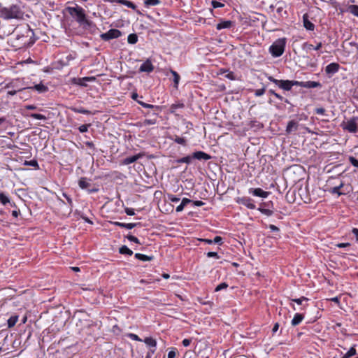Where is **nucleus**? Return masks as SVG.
Masks as SVG:
<instances>
[{"mask_svg": "<svg viewBox=\"0 0 358 358\" xmlns=\"http://www.w3.org/2000/svg\"><path fill=\"white\" fill-rule=\"evenodd\" d=\"M137 102L138 104H140L141 106H142L143 107H144L145 108L156 109V110L159 109V106H158L146 103L141 101H137Z\"/></svg>", "mask_w": 358, "mask_h": 358, "instance_id": "31", "label": "nucleus"}, {"mask_svg": "<svg viewBox=\"0 0 358 358\" xmlns=\"http://www.w3.org/2000/svg\"><path fill=\"white\" fill-rule=\"evenodd\" d=\"M341 125L344 130L350 133H356L358 131V117L354 116L346 122H343Z\"/></svg>", "mask_w": 358, "mask_h": 358, "instance_id": "4", "label": "nucleus"}, {"mask_svg": "<svg viewBox=\"0 0 358 358\" xmlns=\"http://www.w3.org/2000/svg\"><path fill=\"white\" fill-rule=\"evenodd\" d=\"M126 237H127V238L129 241H131V242H134V243H138V244H140V243H140V241H139V240H138L136 236H132V235H128V236H127Z\"/></svg>", "mask_w": 358, "mask_h": 358, "instance_id": "48", "label": "nucleus"}, {"mask_svg": "<svg viewBox=\"0 0 358 358\" xmlns=\"http://www.w3.org/2000/svg\"><path fill=\"white\" fill-rule=\"evenodd\" d=\"M129 8H131L132 10H135L138 14L141 15L142 13L137 9L136 6L132 2L130 5Z\"/></svg>", "mask_w": 358, "mask_h": 358, "instance_id": "62", "label": "nucleus"}, {"mask_svg": "<svg viewBox=\"0 0 358 358\" xmlns=\"http://www.w3.org/2000/svg\"><path fill=\"white\" fill-rule=\"evenodd\" d=\"M268 79L279 87L280 83L281 80L275 79L273 76H268Z\"/></svg>", "mask_w": 358, "mask_h": 358, "instance_id": "53", "label": "nucleus"}, {"mask_svg": "<svg viewBox=\"0 0 358 358\" xmlns=\"http://www.w3.org/2000/svg\"><path fill=\"white\" fill-rule=\"evenodd\" d=\"M249 193L252 194V195L255 196L262 197V198H266L269 192L264 191L261 188H250L249 189Z\"/></svg>", "mask_w": 358, "mask_h": 358, "instance_id": "8", "label": "nucleus"}, {"mask_svg": "<svg viewBox=\"0 0 358 358\" xmlns=\"http://www.w3.org/2000/svg\"><path fill=\"white\" fill-rule=\"evenodd\" d=\"M121 36V31L118 29H111L106 33L101 35V38L104 41H108L113 38H117Z\"/></svg>", "mask_w": 358, "mask_h": 358, "instance_id": "6", "label": "nucleus"}, {"mask_svg": "<svg viewBox=\"0 0 358 358\" xmlns=\"http://www.w3.org/2000/svg\"><path fill=\"white\" fill-rule=\"evenodd\" d=\"M237 203L246 206L249 209L255 208V205L253 203V200L250 197L244 196L241 198H238Z\"/></svg>", "mask_w": 358, "mask_h": 358, "instance_id": "7", "label": "nucleus"}, {"mask_svg": "<svg viewBox=\"0 0 358 358\" xmlns=\"http://www.w3.org/2000/svg\"><path fill=\"white\" fill-rule=\"evenodd\" d=\"M31 88L36 90V91H38L40 93L45 92L48 90V87L45 86L42 83L35 85Z\"/></svg>", "mask_w": 358, "mask_h": 358, "instance_id": "24", "label": "nucleus"}, {"mask_svg": "<svg viewBox=\"0 0 358 358\" xmlns=\"http://www.w3.org/2000/svg\"><path fill=\"white\" fill-rule=\"evenodd\" d=\"M0 203L3 206L10 203L9 197L3 192H0Z\"/></svg>", "mask_w": 358, "mask_h": 358, "instance_id": "22", "label": "nucleus"}, {"mask_svg": "<svg viewBox=\"0 0 358 358\" xmlns=\"http://www.w3.org/2000/svg\"><path fill=\"white\" fill-rule=\"evenodd\" d=\"M211 158V156L203 151H197L193 153L192 159L198 160H208Z\"/></svg>", "mask_w": 358, "mask_h": 358, "instance_id": "12", "label": "nucleus"}, {"mask_svg": "<svg viewBox=\"0 0 358 358\" xmlns=\"http://www.w3.org/2000/svg\"><path fill=\"white\" fill-rule=\"evenodd\" d=\"M18 321L17 315H13L8 320V327L11 328L15 325L17 322Z\"/></svg>", "mask_w": 358, "mask_h": 358, "instance_id": "29", "label": "nucleus"}, {"mask_svg": "<svg viewBox=\"0 0 358 358\" xmlns=\"http://www.w3.org/2000/svg\"><path fill=\"white\" fill-rule=\"evenodd\" d=\"M303 315L301 313H296L292 320L291 324L292 326H296L299 324L303 320Z\"/></svg>", "mask_w": 358, "mask_h": 358, "instance_id": "18", "label": "nucleus"}, {"mask_svg": "<svg viewBox=\"0 0 358 358\" xmlns=\"http://www.w3.org/2000/svg\"><path fill=\"white\" fill-rule=\"evenodd\" d=\"M352 233L355 236L356 241L358 242V229L353 228L352 230Z\"/></svg>", "mask_w": 358, "mask_h": 358, "instance_id": "63", "label": "nucleus"}, {"mask_svg": "<svg viewBox=\"0 0 358 358\" xmlns=\"http://www.w3.org/2000/svg\"><path fill=\"white\" fill-rule=\"evenodd\" d=\"M128 336H129V338H130L131 339H132L134 341H142V340L136 334L131 333V334H129Z\"/></svg>", "mask_w": 358, "mask_h": 358, "instance_id": "55", "label": "nucleus"}, {"mask_svg": "<svg viewBox=\"0 0 358 358\" xmlns=\"http://www.w3.org/2000/svg\"><path fill=\"white\" fill-rule=\"evenodd\" d=\"M220 74L223 75L225 78L231 80H234L236 79L234 73L232 71H229V70L227 69H220Z\"/></svg>", "mask_w": 358, "mask_h": 358, "instance_id": "20", "label": "nucleus"}, {"mask_svg": "<svg viewBox=\"0 0 358 358\" xmlns=\"http://www.w3.org/2000/svg\"><path fill=\"white\" fill-rule=\"evenodd\" d=\"M29 116L34 119H37V120H46V117L45 115L39 114V113H31Z\"/></svg>", "mask_w": 358, "mask_h": 358, "instance_id": "37", "label": "nucleus"}, {"mask_svg": "<svg viewBox=\"0 0 358 358\" xmlns=\"http://www.w3.org/2000/svg\"><path fill=\"white\" fill-rule=\"evenodd\" d=\"M1 13L4 19H13L18 18L20 15V11L17 6H11L9 8H3L1 10Z\"/></svg>", "mask_w": 358, "mask_h": 358, "instance_id": "3", "label": "nucleus"}, {"mask_svg": "<svg viewBox=\"0 0 358 358\" xmlns=\"http://www.w3.org/2000/svg\"><path fill=\"white\" fill-rule=\"evenodd\" d=\"M207 256L208 257H216L217 259L219 258V256H218L217 253L215 252H208L207 253Z\"/></svg>", "mask_w": 358, "mask_h": 358, "instance_id": "60", "label": "nucleus"}, {"mask_svg": "<svg viewBox=\"0 0 358 358\" xmlns=\"http://www.w3.org/2000/svg\"><path fill=\"white\" fill-rule=\"evenodd\" d=\"M228 284L226 283V282H222L220 283V285H218L216 287H215V292H219L220 290H222L224 289H227L228 287Z\"/></svg>", "mask_w": 358, "mask_h": 358, "instance_id": "41", "label": "nucleus"}, {"mask_svg": "<svg viewBox=\"0 0 358 358\" xmlns=\"http://www.w3.org/2000/svg\"><path fill=\"white\" fill-rule=\"evenodd\" d=\"M292 87L293 86H300L305 88H316L321 86V84L319 82L315 81H297V80H290Z\"/></svg>", "mask_w": 358, "mask_h": 358, "instance_id": "5", "label": "nucleus"}, {"mask_svg": "<svg viewBox=\"0 0 358 358\" xmlns=\"http://www.w3.org/2000/svg\"><path fill=\"white\" fill-rule=\"evenodd\" d=\"M71 110L76 113H80V114H85V115H90L91 114V112L87 109H85L84 108H76L72 107Z\"/></svg>", "mask_w": 358, "mask_h": 358, "instance_id": "25", "label": "nucleus"}, {"mask_svg": "<svg viewBox=\"0 0 358 358\" xmlns=\"http://www.w3.org/2000/svg\"><path fill=\"white\" fill-rule=\"evenodd\" d=\"M170 73L173 76V83H174V87L177 89L180 77L179 74L176 71H173L172 69L170 70Z\"/></svg>", "mask_w": 358, "mask_h": 358, "instance_id": "23", "label": "nucleus"}, {"mask_svg": "<svg viewBox=\"0 0 358 358\" xmlns=\"http://www.w3.org/2000/svg\"><path fill=\"white\" fill-rule=\"evenodd\" d=\"M299 124L295 120H291L288 122L286 128L287 133L289 134L292 131H295L298 129Z\"/></svg>", "mask_w": 358, "mask_h": 358, "instance_id": "15", "label": "nucleus"}, {"mask_svg": "<svg viewBox=\"0 0 358 358\" xmlns=\"http://www.w3.org/2000/svg\"><path fill=\"white\" fill-rule=\"evenodd\" d=\"M308 301V299L305 296H302L299 299H292V301L296 303L298 305H302L303 301Z\"/></svg>", "mask_w": 358, "mask_h": 358, "instance_id": "40", "label": "nucleus"}, {"mask_svg": "<svg viewBox=\"0 0 358 358\" xmlns=\"http://www.w3.org/2000/svg\"><path fill=\"white\" fill-rule=\"evenodd\" d=\"M90 124H83L79 127L78 130L80 133H85L88 131V128L90 127Z\"/></svg>", "mask_w": 358, "mask_h": 358, "instance_id": "44", "label": "nucleus"}, {"mask_svg": "<svg viewBox=\"0 0 358 358\" xmlns=\"http://www.w3.org/2000/svg\"><path fill=\"white\" fill-rule=\"evenodd\" d=\"M117 2L121 5H124L127 6L128 8L130 7V5L131 4V1H127V0H117Z\"/></svg>", "mask_w": 358, "mask_h": 358, "instance_id": "51", "label": "nucleus"}, {"mask_svg": "<svg viewBox=\"0 0 358 358\" xmlns=\"http://www.w3.org/2000/svg\"><path fill=\"white\" fill-rule=\"evenodd\" d=\"M119 252L120 254H122V255H133V252L131 250H130L127 246L126 245H122V247L120 248L119 249Z\"/></svg>", "mask_w": 358, "mask_h": 358, "instance_id": "27", "label": "nucleus"}, {"mask_svg": "<svg viewBox=\"0 0 358 358\" xmlns=\"http://www.w3.org/2000/svg\"><path fill=\"white\" fill-rule=\"evenodd\" d=\"M144 5L146 8L160 4V0H144Z\"/></svg>", "mask_w": 358, "mask_h": 358, "instance_id": "26", "label": "nucleus"}, {"mask_svg": "<svg viewBox=\"0 0 358 358\" xmlns=\"http://www.w3.org/2000/svg\"><path fill=\"white\" fill-rule=\"evenodd\" d=\"M303 26L307 30L313 31L314 30L315 25L308 20V16L304 15L303 17Z\"/></svg>", "mask_w": 358, "mask_h": 358, "instance_id": "19", "label": "nucleus"}, {"mask_svg": "<svg viewBox=\"0 0 358 358\" xmlns=\"http://www.w3.org/2000/svg\"><path fill=\"white\" fill-rule=\"evenodd\" d=\"M348 10L353 14L354 15L358 17V6L357 5H350L348 7Z\"/></svg>", "mask_w": 358, "mask_h": 358, "instance_id": "34", "label": "nucleus"}, {"mask_svg": "<svg viewBox=\"0 0 358 358\" xmlns=\"http://www.w3.org/2000/svg\"><path fill=\"white\" fill-rule=\"evenodd\" d=\"M177 350L176 348H171L168 353L167 358H175L176 356Z\"/></svg>", "mask_w": 358, "mask_h": 358, "instance_id": "45", "label": "nucleus"}, {"mask_svg": "<svg viewBox=\"0 0 358 358\" xmlns=\"http://www.w3.org/2000/svg\"><path fill=\"white\" fill-rule=\"evenodd\" d=\"M62 196L66 199L68 203L71 206L73 204L71 198L69 195H67L66 193H62Z\"/></svg>", "mask_w": 358, "mask_h": 358, "instance_id": "57", "label": "nucleus"}, {"mask_svg": "<svg viewBox=\"0 0 358 358\" xmlns=\"http://www.w3.org/2000/svg\"><path fill=\"white\" fill-rule=\"evenodd\" d=\"M143 342L150 347V350H151L152 353H155L157 347V341L155 339L152 337H146Z\"/></svg>", "mask_w": 358, "mask_h": 358, "instance_id": "13", "label": "nucleus"}, {"mask_svg": "<svg viewBox=\"0 0 358 358\" xmlns=\"http://www.w3.org/2000/svg\"><path fill=\"white\" fill-rule=\"evenodd\" d=\"M213 241V243L222 244V238L220 236H215Z\"/></svg>", "mask_w": 358, "mask_h": 358, "instance_id": "59", "label": "nucleus"}, {"mask_svg": "<svg viewBox=\"0 0 358 358\" xmlns=\"http://www.w3.org/2000/svg\"><path fill=\"white\" fill-rule=\"evenodd\" d=\"M173 141L180 145H186V140L184 138L176 136L173 138Z\"/></svg>", "mask_w": 358, "mask_h": 358, "instance_id": "39", "label": "nucleus"}, {"mask_svg": "<svg viewBox=\"0 0 358 358\" xmlns=\"http://www.w3.org/2000/svg\"><path fill=\"white\" fill-rule=\"evenodd\" d=\"M127 41L130 44H135L138 41V36L136 34H130L127 37Z\"/></svg>", "mask_w": 358, "mask_h": 358, "instance_id": "32", "label": "nucleus"}, {"mask_svg": "<svg viewBox=\"0 0 358 358\" xmlns=\"http://www.w3.org/2000/svg\"><path fill=\"white\" fill-rule=\"evenodd\" d=\"M285 3L283 1H278L276 3L275 6L271 5L270 7L271 8H274L276 7V11L278 13L280 14L284 8Z\"/></svg>", "mask_w": 358, "mask_h": 358, "instance_id": "28", "label": "nucleus"}, {"mask_svg": "<svg viewBox=\"0 0 358 358\" xmlns=\"http://www.w3.org/2000/svg\"><path fill=\"white\" fill-rule=\"evenodd\" d=\"M346 355L348 357H351L356 355V349L352 347L347 352Z\"/></svg>", "mask_w": 358, "mask_h": 358, "instance_id": "54", "label": "nucleus"}, {"mask_svg": "<svg viewBox=\"0 0 358 358\" xmlns=\"http://www.w3.org/2000/svg\"><path fill=\"white\" fill-rule=\"evenodd\" d=\"M169 199L172 201V202H174V203H176V202H178L180 201V199L176 197V196H173V195H169Z\"/></svg>", "mask_w": 358, "mask_h": 358, "instance_id": "61", "label": "nucleus"}, {"mask_svg": "<svg viewBox=\"0 0 358 358\" xmlns=\"http://www.w3.org/2000/svg\"><path fill=\"white\" fill-rule=\"evenodd\" d=\"M339 67L338 64L334 62L331 63L326 66L325 72L327 74L333 75L338 71Z\"/></svg>", "mask_w": 358, "mask_h": 358, "instance_id": "11", "label": "nucleus"}, {"mask_svg": "<svg viewBox=\"0 0 358 358\" xmlns=\"http://www.w3.org/2000/svg\"><path fill=\"white\" fill-rule=\"evenodd\" d=\"M315 113L317 115H324L325 109L323 108H317L315 109Z\"/></svg>", "mask_w": 358, "mask_h": 358, "instance_id": "58", "label": "nucleus"}, {"mask_svg": "<svg viewBox=\"0 0 358 358\" xmlns=\"http://www.w3.org/2000/svg\"><path fill=\"white\" fill-rule=\"evenodd\" d=\"M24 164L34 167H38V164L36 160L25 161Z\"/></svg>", "mask_w": 358, "mask_h": 358, "instance_id": "46", "label": "nucleus"}, {"mask_svg": "<svg viewBox=\"0 0 358 358\" xmlns=\"http://www.w3.org/2000/svg\"><path fill=\"white\" fill-rule=\"evenodd\" d=\"M349 161H350V162L351 163V164L352 166H354L355 167L358 168V159H356L355 157H354L352 156H350L349 157Z\"/></svg>", "mask_w": 358, "mask_h": 358, "instance_id": "43", "label": "nucleus"}, {"mask_svg": "<svg viewBox=\"0 0 358 358\" xmlns=\"http://www.w3.org/2000/svg\"><path fill=\"white\" fill-rule=\"evenodd\" d=\"M211 4H212V6L214 8H222L224 6L222 3H220V2L217 1H212Z\"/></svg>", "mask_w": 358, "mask_h": 358, "instance_id": "47", "label": "nucleus"}, {"mask_svg": "<svg viewBox=\"0 0 358 358\" xmlns=\"http://www.w3.org/2000/svg\"><path fill=\"white\" fill-rule=\"evenodd\" d=\"M258 210L260 211L262 214L266 215V216H271L273 215V211L269 209H266L264 208H259Z\"/></svg>", "mask_w": 358, "mask_h": 358, "instance_id": "38", "label": "nucleus"}, {"mask_svg": "<svg viewBox=\"0 0 358 358\" xmlns=\"http://www.w3.org/2000/svg\"><path fill=\"white\" fill-rule=\"evenodd\" d=\"M153 70L154 66L149 59H148L144 63H143L139 68V71L141 72L150 73Z\"/></svg>", "mask_w": 358, "mask_h": 358, "instance_id": "9", "label": "nucleus"}, {"mask_svg": "<svg viewBox=\"0 0 358 358\" xmlns=\"http://www.w3.org/2000/svg\"><path fill=\"white\" fill-rule=\"evenodd\" d=\"M285 45L286 38H278L269 47V52L273 57H280L284 53Z\"/></svg>", "mask_w": 358, "mask_h": 358, "instance_id": "1", "label": "nucleus"}, {"mask_svg": "<svg viewBox=\"0 0 358 358\" xmlns=\"http://www.w3.org/2000/svg\"><path fill=\"white\" fill-rule=\"evenodd\" d=\"M302 49H303V50H304L306 52H308V51H310L311 50H314V45H312V44H310V43H308L307 42H306V43H303Z\"/></svg>", "mask_w": 358, "mask_h": 358, "instance_id": "36", "label": "nucleus"}, {"mask_svg": "<svg viewBox=\"0 0 358 358\" xmlns=\"http://www.w3.org/2000/svg\"><path fill=\"white\" fill-rule=\"evenodd\" d=\"M67 10L79 24L87 22L86 15L82 7L78 6H76V7H68Z\"/></svg>", "mask_w": 358, "mask_h": 358, "instance_id": "2", "label": "nucleus"}, {"mask_svg": "<svg viewBox=\"0 0 358 358\" xmlns=\"http://www.w3.org/2000/svg\"><path fill=\"white\" fill-rule=\"evenodd\" d=\"M184 107V104L182 103H178L176 104H172L171 106V110L173 113L178 108H182Z\"/></svg>", "mask_w": 358, "mask_h": 358, "instance_id": "42", "label": "nucleus"}, {"mask_svg": "<svg viewBox=\"0 0 358 358\" xmlns=\"http://www.w3.org/2000/svg\"><path fill=\"white\" fill-rule=\"evenodd\" d=\"M95 80V78H94V77H84L82 78H73L71 81H72L73 84H75V85H77L79 86L85 87L87 85L85 83V81H92V80Z\"/></svg>", "mask_w": 358, "mask_h": 358, "instance_id": "10", "label": "nucleus"}, {"mask_svg": "<svg viewBox=\"0 0 358 358\" xmlns=\"http://www.w3.org/2000/svg\"><path fill=\"white\" fill-rule=\"evenodd\" d=\"M191 202H192V201H191L190 199H187V198H184V199H182V201H181V203H182L184 206H185L187 203H191Z\"/></svg>", "mask_w": 358, "mask_h": 358, "instance_id": "64", "label": "nucleus"}, {"mask_svg": "<svg viewBox=\"0 0 358 358\" xmlns=\"http://www.w3.org/2000/svg\"><path fill=\"white\" fill-rule=\"evenodd\" d=\"M135 257L139 260L147 262V261H151L153 259L152 256H148L145 255H143L141 253H136Z\"/></svg>", "mask_w": 358, "mask_h": 358, "instance_id": "21", "label": "nucleus"}, {"mask_svg": "<svg viewBox=\"0 0 358 358\" xmlns=\"http://www.w3.org/2000/svg\"><path fill=\"white\" fill-rule=\"evenodd\" d=\"M279 88L285 90L289 91L292 89L291 82L289 80H281L279 85Z\"/></svg>", "mask_w": 358, "mask_h": 358, "instance_id": "17", "label": "nucleus"}, {"mask_svg": "<svg viewBox=\"0 0 358 358\" xmlns=\"http://www.w3.org/2000/svg\"><path fill=\"white\" fill-rule=\"evenodd\" d=\"M329 192L331 193V194H338V196L343 194L342 192H340L339 190V187H334L333 188H331Z\"/></svg>", "mask_w": 358, "mask_h": 358, "instance_id": "52", "label": "nucleus"}, {"mask_svg": "<svg viewBox=\"0 0 358 358\" xmlns=\"http://www.w3.org/2000/svg\"><path fill=\"white\" fill-rule=\"evenodd\" d=\"M192 159V156H186L184 157H182L178 160V163H185V164H190Z\"/></svg>", "mask_w": 358, "mask_h": 358, "instance_id": "35", "label": "nucleus"}, {"mask_svg": "<svg viewBox=\"0 0 358 358\" xmlns=\"http://www.w3.org/2000/svg\"><path fill=\"white\" fill-rule=\"evenodd\" d=\"M124 211L125 213H127V215H135V212H134V210L133 208H126L124 209Z\"/></svg>", "mask_w": 358, "mask_h": 358, "instance_id": "56", "label": "nucleus"}, {"mask_svg": "<svg viewBox=\"0 0 358 358\" xmlns=\"http://www.w3.org/2000/svg\"><path fill=\"white\" fill-rule=\"evenodd\" d=\"M78 185L81 189H87L90 186L86 178H81L78 181Z\"/></svg>", "mask_w": 358, "mask_h": 358, "instance_id": "30", "label": "nucleus"}, {"mask_svg": "<svg viewBox=\"0 0 358 358\" xmlns=\"http://www.w3.org/2000/svg\"><path fill=\"white\" fill-rule=\"evenodd\" d=\"M138 224H139V223H124L123 228H126V229H131L134 228L135 227H136Z\"/></svg>", "mask_w": 358, "mask_h": 358, "instance_id": "49", "label": "nucleus"}, {"mask_svg": "<svg viewBox=\"0 0 358 358\" xmlns=\"http://www.w3.org/2000/svg\"><path fill=\"white\" fill-rule=\"evenodd\" d=\"M232 24L233 22L231 20L221 21L216 25V29L217 30H221L222 29H229L232 26Z\"/></svg>", "mask_w": 358, "mask_h": 358, "instance_id": "16", "label": "nucleus"}, {"mask_svg": "<svg viewBox=\"0 0 358 358\" xmlns=\"http://www.w3.org/2000/svg\"><path fill=\"white\" fill-rule=\"evenodd\" d=\"M157 123L156 118L145 119L143 122H141V126L152 125Z\"/></svg>", "mask_w": 358, "mask_h": 358, "instance_id": "33", "label": "nucleus"}, {"mask_svg": "<svg viewBox=\"0 0 358 358\" xmlns=\"http://www.w3.org/2000/svg\"><path fill=\"white\" fill-rule=\"evenodd\" d=\"M143 156V154L139 153V154L135 155L131 157H126L123 160V164L128 165V164H132V163L136 162L138 159H141Z\"/></svg>", "mask_w": 358, "mask_h": 358, "instance_id": "14", "label": "nucleus"}, {"mask_svg": "<svg viewBox=\"0 0 358 358\" xmlns=\"http://www.w3.org/2000/svg\"><path fill=\"white\" fill-rule=\"evenodd\" d=\"M265 87H262V89H258L255 90V95L256 96H261L265 93Z\"/></svg>", "mask_w": 358, "mask_h": 358, "instance_id": "50", "label": "nucleus"}]
</instances>
